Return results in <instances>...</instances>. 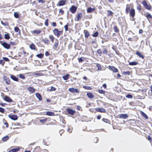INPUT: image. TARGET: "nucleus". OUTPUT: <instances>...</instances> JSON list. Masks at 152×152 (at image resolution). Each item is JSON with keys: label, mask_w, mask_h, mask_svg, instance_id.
Returning <instances> with one entry per match:
<instances>
[{"label": "nucleus", "mask_w": 152, "mask_h": 152, "mask_svg": "<svg viewBox=\"0 0 152 152\" xmlns=\"http://www.w3.org/2000/svg\"><path fill=\"white\" fill-rule=\"evenodd\" d=\"M28 90L31 93H33L35 91V89L31 87H30L28 88Z\"/></svg>", "instance_id": "25"}, {"label": "nucleus", "mask_w": 152, "mask_h": 152, "mask_svg": "<svg viewBox=\"0 0 152 152\" xmlns=\"http://www.w3.org/2000/svg\"><path fill=\"white\" fill-rule=\"evenodd\" d=\"M56 90V88L52 86L51 88V89L50 90V91H55Z\"/></svg>", "instance_id": "63"}, {"label": "nucleus", "mask_w": 152, "mask_h": 152, "mask_svg": "<svg viewBox=\"0 0 152 152\" xmlns=\"http://www.w3.org/2000/svg\"><path fill=\"white\" fill-rule=\"evenodd\" d=\"M58 41L57 40V42H56L54 44V46L55 47V48H56L57 47L58 45Z\"/></svg>", "instance_id": "41"}, {"label": "nucleus", "mask_w": 152, "mask_h": 152, "mask_svg": "<svg viewBox=\"0 0 152 152\" xmlns=\"http://www.w3.org/2000/svg\"><path fill=\"white\" fill-rule=\"evenodd\" d=\"M128 117V115L126 114H122L120 115L119 118H121L126 119Z\"/></svg>", "instance_id": "11"}, {"label": "nucleus", "mask_w": 152, "mask_h": 152, "mask_svg": "<svg viewBox=\"0 0 152 152\" xmlns=\"http://www.w3.org/2000/svg\"><path fill=\"white\" fill-rule=\"evenodd\" d=\"M95 110L97 112H99L101 113H104L106 111V110L103 108H96L95 109Z\"/></svg>", "instance_id": "7"}, {"label": "nucleus", "mask_w": 152, "mask_h": 152, "mask_svg": "<svg viewBox=\"0 0 152 152\" xmlns=\"http://www.w3.org/2000/svg\"><path fill=\"white\" fill-rule=\"evenodd\" d=\"M4 109L2 107H0V112L2 113H3L4 112Z\"/></svg>", "instance_id": "57"}, {"label": "nucleus", "mask_w": 152, "mask_h": 152, "mask_svg": "<svg viewBox=\"0 0 152 152\" xmlns=\"http://www.w3.org/2000/svg\"><path fill=\"white\" fill-rule=\"evenodd\" d=\"M4 37L6 39H9L10 37L9 34H6L4 35Z\"/></svg>", "instance_id": "27"}, {"label": "nucleus", "mask_w": 152, "mask_h": 152, "mask_svg": "<svg viewBox=\"0 0 152 152\" xmlns=\"http://www.w3.org/2000/svg\"><path fill=\"white\" fill-rule=\"evenodd\" d=\"M3 59L4 60V61H9V59L6 57H3Z\"/></svg>", "instance_id": "59"}, {"label": "nucleus", "mask_w": 152, "mask_h": 152, "mask_svg": "<svg viewBox=\"0 0 152 152\" xmlns=\"http://www.w3.org/2000/svg\"><path fill=\"white\" fill-rule=\"evenodd\" d=\"M108 12V16H112L113 15V12L110 10H108L107 11Z\"/></svg>", "instance_id": "36"}, {"label": "nucleus", "mask_w": 152, "mask_h": 152, "mask_svg": "<svg viewBox=\"0 0 152 152\" xmlns=\"http://www.w3.org/2000/svg\"><path fill=\"white\" fill-rule=\"evenodd\" d=\"M82 14L81 13H80L78 14V15L77 16V19L75 20L79 21L82 18Z\"/></svg>", "instance_id": "15"}, {"label": "nucleus", "mask_w": 152, "mask_h": 152, "mask_svg": "<svg viewBox=\"0 0 152 152\" xmlns=\"http://www.w3.org/2000/svg\"><path fill=\"white\" fill-rule=\"evenodd\" d=\"M1 23L4 26H8V24L6 22L5 23H3V21H1Z\"/></svg>", "instance_id": "49"}, {"label": "nucleus", "mask_w": 152, "mask_h": 152, "mask_svg": "<svg viewBox=\"0 0 152 152\" xmlns=\"http://www.w3.org/2000/svg\"><path fill=\"white\" fill-rule=\"evenodd\" d=\"M135 15V10L133 9H132L130 10V15L132 17H134Z\"/></svg>", "instance_id": "10"}, {"label": "nucleus", "mask_w": 152, "mask_h": 152, "mask_svg": "<svg viewBox=\"0 0 152 152\" xmlns=\"http://www.w3.org/2000/svg\"><path fill=\"white\" fill-rule=\"evenodd\" d=\"M4 99L6 101L8 102H11L12 101V99L10 98L7 96H4Z\"/></svg>", "instance_id": "13"}, {"label": "nucleus", "mask_w": 152, "mask_h": 152, "mask_svg": "<svg viewBox=\"0 0 152 152\" xmlns=\"http://www.w3.org/2000/svg\"><path fill=\"white\" fill-rule=\"evenodd\" d=\"M69 75L67 74L64 76H63V79L64 80H66L68 79L69 77Z\"/></svg>", "instance_id": "34"}, {"label": "nucleus", "mask_w": 152, "mask_h": 152, "mask_svg": "<svg viewBox=\"0 0 152 152\" xmlns=\"http://www.w3.org/2000/svg\"><path fill=\"white\" fill-rule=\"evenodd\" d=\"M142 4L144 7L148 10H150L151 9V6L150 4H148L145 1H143L142 2Z\"/></svg>", "instance_id": "1"}, {"label": "nucleus", "mask_w": 152, "mask_h": 152, "mask_svg": "<svg viewBox=\"0 0 152 152\" xmlns=\"http://www.w3.org/2000/svg\"><path fill=\"white\" fill-rule=\"evenodd\" d=\"M126 97L127 98H132V97H133V96L132 95H131V94H127L126 96Z\"/></svg>", "instance_id": "47"}, {"label": "nucleus", "mask_w": 152, "mask_h": 152, "mask_svg": "<svg viewBox=\"0 0 152 152\" xmlns=\"http://www.w3.org/2000/svg\"><path fill=\"white\" fill-rule=\"evenodd\" d=\"M0 44L3 46L7 49H9L10 48V45L6 42H4L3 41H0Z\"/></svg>", "instance_id": "3"}, {"label": "nucleus", "mask_w": 152, "mask_h": 152, "mask_svg": "<svg viewBox=\"0 0 152 152\" xmlns=\"http://www.w3.org/2000/svg\"><path fill=\"white\" fill-rule=\"evenodd\" d=\"M31 75H38L39 74L37 73H36L35 72H31Z\"/></svg>", "instance_id": "60"}, {"label": "nucleus", "mask_w": 152, "mask_h": 152, "mask_svg": "<svg viewBox=\"0 0 152 152\" xmlns=\"http://www.w3.org/2000/svg\"><path fill=\"white\" fill-rule=\"evenodd\" d=\"M136 54L138 56L140 57H141L142 59H143L144 58V56H143L142 53L140 51H138L136 52Z\"/></svg>", "instance_id": "12"}, {"label": "nucleus", "mask_w": 152, "mask_h": 152, "mask_svg": "<svg viewBox=\"0 0 152 152\" xmlns=\"http://www.w3.org/2000/svg\"><path fill=\"white\" fill-rule=\"evenodd\" d=\"M10 45H17V43L15 42H10Z\"/></svg>", "instance_id": "46"}, {"label": "nucleus", "mask_w": 152, "mask_h": 152, "mask_svg": "<svg viewBox=\"0 0 152 152\" xmlns=\"http://www.w3.org/2000/svg\"><path fill=\"white\" fill-rule=\"evenodd\" d=\"M103 47V48L102 49V53L104 54L107 55V49L105 48H104V46H102Z\"/></svg>", "instance_id": "23"}, {"label": "nucleus", "mask_w": 152, "mask_h": 152, "mask_svg": "<svg viewBox=\"0 0 152 152\" xmlns=\"http://www.w3.org/2000/svg\"><path fill=\"white\" fill-rule=\"evenodd\" d=\"M59 13H61V15H62L64 13V12L62 9H59Z\"/></svg>", "instance_id": "51"}, {"label": "nucleus", "mask_w": 152, "mask_h": 152, "mask_svg": "<svg viewBox=\"0 0 152 152\" xmlns=\"http://www.w3.org/2000/svg\"><path fill=\"white\" fill-rule=\"evenodd\" d=\"M19 150V149L18 148H15L11 149L10 151L9 152H17Z\"/></svg>", "instance_id": "26"}, {"label": "nucleus", "mask_w": 152, "mask_h": 152, "mask_svg": "<svg viewBox=\"0 0 152 152\" xmlns=\"http://www.w3.org/2000/svg\"><path fill=\"white\" fill-rule=\"evenodd\" d=\"M97 52L100 56H101L102 53V51L100 49L98 50L97 51Z\"/></svg>", "instance_id": "45"}, {"label": "nucleus", "mask_w": 152, "mask_h": 152, "mask_svg": "<svg viewBox=\"0 0 152 152\" xmlns=\"http://www.w3.org/2000/svg\"><path fill=\"white\" fill-rule=\"evenodd\" d=\"M42 41L45 44H48L49 43V40L48 39H44Z\"/></svg>", "instance_id": "42"}, {"label": "nucleus", "mask_w": 152, "mask_h": 152, "mask_svg": "<svg viewBox=\"0 0 152 152\" xmlns=\"http://www.w3.org/2000/svg\"><path fill=\"white\" fill-rule=\"evenodd\" d=\"M105 69H102V67H94V70L91 71L92 72H95L96 71L103 70Z\"/></svg>", "instance_id": "9"}, {"label": "nucleus", "mask_w": 152, "mask_h": 152, "mask_svg": "<svg viewBox=\"0 0 152 152\" xmlns=\"http://www.w3.org/2000/svg\"><path fill=\"white\" fill-rule=\"evenodd\" d=\"M9 117L13 120H16L18 119V117L16 115H10Z\"/></svg>", "instance_id": "8"}, {"label": "nucleus", "mask_w": 152, "mask_h": 152, "mask_svg": "<svg viewBox=\"0 0 152 152\" xmlns=\"http://www.w3.org/2000/svg\"><path fill=\"white\" fill-rule=\"evenodd\" d=\"M138 64V62H135V61L132 62H130L129 63V65H132V66Z\"/></svg>", "instance_id": "31"}, {"label": "nucleus", "mask_w": 152, "mask_h": 152, "mask_svg": "<svg viewBox=\"0 0 152 152\" xmlns=\"http://www.w3.org/2000/svg\"><path fill=\"white\" fill-rule=\"evenodd\" d=\"M38 2L39 3H44L45 1L43 0H38Z\"/></svg>", "instance_id": "62"}, {"label": "nucleus", "mask_w": 152, "mask_h": 152, "mask_svg": "<svg viewBox=\"0 0 152 152\" xmlns=\"http://www.w3.org/2000/svg\"><path fill=\"white\" fill-rule=\"evenodd\" d=\"M87 95L91 99H92L94 98V95L91 93H87Z\"/></svg>", "instance_id": "18"}, {"label": "nucleus", "mask_w": 152, "mask_h": 152, "mask_svg": "<svg viewBox=\"0 0 152 152\" xmlns=\"http://www.w3.org/2000/svg\"><path fill=\"white\" fill-rule=\"evenodd\" d=\"M30 48L31 49L33 50H35V48L34 44H33L30 45Z\"/></svg>", "instance_id": "38"}, {"label": "nucleus", "mask_w": 152, "mask_h": 152, "mask_svg": "<svg viewBox=\"0 0 152 152\" xmlns=\"http://www.w3.org/2000/svg\"><path fill=\"white\" fill-rule=\"evenodd\" d=\"M85 58L83 57H81L78 58V60L80 62H82L84 60Z\"/></svg>", "instance_id": "40"}, {"label": "nucleus", "mask_w": 152, "mask_h": 152, "mask_svg": "<svg viewBox=\"0 0 152 152\" xmlns=\"http://www.w3.org/2000/svg\"><path fill=\"white\" fill-rule=\"evenodd\" d=\"M48 19H47L46 20L45 22V25L47 26H48Z\"/></svg>", "instance_id": "54"}, {"label": "nucleus", "mask_w": 152, "mask_h": 152, "mask_svg": "<svg viewBox=\"0 0 152 152\" xmlns=\"http://www.w3.org/2000/svg\"><path fill=\"white\" fill-rule=\"evenodd\" d=\"M14 30L16 32H18L19 33H20V30L19 28L18 27H15L14 28Z\"/></svg>", "instance_id": "32"}, {"label": "nucleus", "mask_w": 152, "mask_h": 152, "mask_svg": "<svg viewBox=\"0 0 152 152\" xmlns=\"http://www.w3.org/2000/svg\"><path fill=\"white\" fill-rule=\"evenodd\" d=\"M114 31L115 32H117L119 31V29H118L117 27L116 26H115L114 27Z\"/></svg>", "instance_id": "37"}, {"label": "nucleus", "mask_w": 152, "mask_h": 152, "mask_svg": "<svg viewBox=\"0 0 152 152\" xmlns=\"http://www.w3.org/2000/svg\"><path fill=\"white\" fill-rule=\"evenodd\" d=\"M130 74V72H123V74L125 75H129Z\"/></svg>", "instance_id": "58"}, {"label": "nucleus", "mask_w": 152, "mask_h": 152, "mask_svg": "<svg viewBox=\"0 0 152 152\" xmlns=\"http://www.w3.org/2000/svg\"><path fill=\"white\" fill-rule=\"evenodd\" d=\"M44 55L42 53H40L39 54H38L36 56L38 58H42L43 56Z\"/></svg>", "instance_id": "35"}, {"label": "nucleus", "mask_w": 152, "mask_h": 152, "mask_svg": "<svg viewBox=\"0 0 152 152\" xmlns=\"http://www.w3.org/2000/svg\"><path fill=\"white\" fill-rule=\"evenodd\" d=\"M46 115L49 116H54L55 114L53 112L48 111L46 112Z\"/></svg>", "instance_id": "21"}, {"label": "nucleus", "mask_w": 152, "mask_h": 152, "mask_svg": "<svg viewBox=\"0 0 152 152\" xmlns=\"http://www.w3.org/2000/svg\"><path fill=\"white\" fill-rule=\"evenodd\" d=\"M20 77L22 79H24L25 78V76L22 74H20L19 75Z\"/></svg>", "instance_id": "52"}, {"label": "nucleus", "mask_w": 152, "mask_h": 152, "mask_svg": "<svg viewBox=\"0 0 152 152\" xmlns=\"http://www.w3.org/2000/svg\"><path fill=\"white\" fill-rule=\"evenodd\" d=\"M98 35V32H96L93 35V36L94 37H96Z\"/></svg>", "instance_id": "53"}, {"label": "nucleus", "mask_w": 152, "mask_h": 152, "mask_svg": "<svg viewBox=\"0 0 152 152\" xmlns=\"http://www.w3.org/2000/svg\"><path fill=\"white\" fill-rule=\"evenodd\" d=\"M53 32L55 35L59 37L62 33V31H59L58 29L56 28L53 30Z\"/></svg>", "instance_id": "2"}, {"label": "nucleus", "mask_w": 152, "mask_h": 152, "mask_svg": "<svg viewBox=\"0 0 152 152\" xmlns=\"http://www.w3.org/2000/svg\"><path fill=\"white\" fill-rule=\"evenodd\" d=\"M11 77L12 79H13V80L15 81H18V79L15 76H14L13 75H11Z\"/></svg>", "instance_id": "29"}, {"label": "nucleus", "mask_w": 152, "mask_h": 152, "mask_svg": "<svg viewBox=\"0 0 152 152\" xmlns=\"http://www.w3.org/2000/svg\"><path fill=\"white\" fill-rule=\"evenodd\" d=\"M69 91L73 93H79V90L76 88H69Z\"/></svg>", "instance_id": "6"}, {"label": "nucleus", "mask_w": 152, "mask_h": 152, "mask_svg": "<svg viewBox=\"0 0 152 152\" xmlns=\"http://www.w3.org/2000/svg\"><path fill=\"white\" fill-rule=\"evenodd\" d=\"M102 121L106 123H109L110 121L109 120L107 119L104 118L102 119Z\"/></svg>", "instance_id": "44"}, {"label": "nucleus", "mask_w": 152, "mask_h": 152, "mask_svg": "<svg viewBox=\"0 0 152 152\" xmlns=\"http://www.w3.org/2000/svg\"><path fill=\"white\" fill-rule=\"evenodd\" d=\"M41 32V31L39 30H35L31 31L33 33L36 34H39Z\"/></svg>", "instance_id": "16"}, {"label": "nucleus", "mask_w": 152, "mask_h": 152, "mask_svg": "<svg viewBox=\"0 0 152 152\" xmlns=\"http://www.w3.org/2000/svg\"><path fill=\"white\" fill-rule=\"evenodd\" d=\"M77 9V7L75 6H72L70 8L69 10L72 13H74L76 12Z\"/></svg>", "instance_id": "4"}, {"label": "nucleus", "mask_w": 152, "mask_h": 152, "mask_svg": "<svg viewBox=\"0 0 152 152\" xmlns=\"http://www.w3.org/2000/svg\"><path fill=\"white\" fill-rule=\"evenodd\" d=\"M126 9L130 10V5L129 4H127L126 5Z\"/></svg>", "instance_id": "61"}, {"label": "nucleus", "mask_w": 152, "mask_h": 152, "mask_svg": "<svg viewBox=\"0 0 152 152\" xmlns=\"http://www.w3.org/2000/svg\"><path fill=\"white\" fill-rule=\"evenodd\" d=\"M49 119H48L47 118H46L44 119H42V120L40 119L39 120V121L41 123H44L45 122L47 121V120Z\"/></svg>", "instance_id": "33"}, {"label": "nucleus", "mask_w": 152, "mask_h": 152, "mask_svg": "<svg viewBox=\"0 0 152 152\" xmlns=\"http://www.w3.org/2000/svg\"><path fill=\"white\" fill-rule=\"evenodd\" d=\"M36 96L37 98L39 99V101L42 100V98L41 95L39 93H37L36 94Z\"/></svg>", "instance_id": "24"}, {"label": "nucleus", "mask_w": 152, "mask_h": 152, "mask_svg": "<svg viewBox=\"0 0 152 152\" xmlns=\"http://www.w3.org/2000/svg\"><path fill=\"white\" fill-rule=\"evenodd\" d=\"M67 111L69 113L72 115H73L75 112V111L69 108L67 109Z\"/></svg>", "instance_id": "14"}, {"label": "nucleus", "mask_w": 152, "mask_h": 152, "mask_svg": "<svg viewBox=\"0 0 152 152\" xmlns=\"http://www.w3.org/2000/svg\"><path fill=\"white\" fill-rule=\"evenodd\" d=\"M4 80L5 81L6 83L7 84H9L10 83V81L8 78H7L6 77H4Z\"/></svg>", "instance_id": "17"}, {"label": "nucleus", "mask_w": 152, "mask_h": 152, "mask_svg": "<svg viewBox=\"0 0 152 152\" xmlns=\"http://www.w3.org/2000/svg\"><path fill=\"white\" fill-rule=\"evenodd\" d=\"M141 114L142 116L146 119H148V116L143 112L142 111L141 112Z\"/></svg>", "instance_id": "30"}, {"label": "nucleus", "mask_w": 152, "mask_h": 152, "mask_svg": "<svg viewBox=\"0 0 152 152\" xmlns=\"http://www.w3.org/2000/svg\"><path fill=\"white\" fill-rule=\"evenodd\" d=\"M144 15L148 19V20H149V18H152V15H151L150 13H149L145 14Z\"/></svg>", "instance_id": "20"}, {"label": "nucleus", "mask_w": 152, "mask_h": 152, "mask_svg": "<svg viewBox=\"0 0 152 152\" xmlns=\"http://www.w3.org/2000/svg\"><path fill=\"white\" fill-rule=\"evenodd\" d=\"M5 62L4 61L2 60H0V64H1V65H3L4 64V63Z\"/></svg>", "instance_id": "56"}, {"label": "nucleus", "mask_w": 152, "mask_h": 152, "mask_svg": "<svg viewBox=\"0 0 152 152\" xmlns=\"http://www.w3.org/2000/svg\"><path fill=\"white\" fill-rule=\"evenodd\" d=\"M99 139L98 138L96 137H95L94 139V141L95 142V143H97L98 141H99Z\"/></svg>", "instance_id": "55"}, {"label": "nucleus", "mask_w": 152, "mask_h": 152, "mask_svg": "<svg viewBox=\"0 0 152 152\" xmlns=\"http://www.w3.org/2000/svg\"><path fill=\"white\" fill-rule=\"evenodd\" d=\"M98 91L99 93L102 94H104L105 93V92L102 90H99Z\"/></svg>", "instance_id": "48"}, {"label": "nucleus", "mask_w": 152, "mask_h": 152, "mask_svg": "<svg viewBox=\"0 0 152 152\" xmlns=\"http://www.w3.org/2000/svg\"><path fill=\"white\" fill-rule=\"evenodd\" d=\"M84 32L85 34V36L86 38H88L89 35V33L88 31L86 30H85L84 31Z\"/></svg>", "instance_id": "22"}, {"label": "nucleus", "mask_w": 152, "mask_h": 152, "mask_svg": "<svg viewBox=\"0 0 152 152\" xmlns=\"http://www.w3.org/2000/svg\"><path fill=\"white\" fill-rule=\"evenodd\" d=\"M23 53L24 55L25 56H26L28 55V53H26V52L24 50L23 51Z\"/></svg>", "instance_id": "64"}, {"label": "nucleus", "mask_w": 152, "mask_h": 152, "mask_svg": "<svg viewBox=\"0 0 152 152\" xmlns=\"http://www.w3.org/2000/svg\"><path fill=\"white\" fill-rule=\"evenodd\" d=\"M14 16L15 18H18L19 17V14L18 13H17V12H14Z\"/></svg>", "instance_id": "43"}, {"label": "nucleus", "mask_w": 152, "mask_h": 152, "mask_svg": "<svg viewBox=\"0 0 152 152\" xmlns=\"http://www.w3.org/2000/svg\"><path fill=\"white\" fill-rule=\"evenodd\" d=\"M49 37L51 39V41L52 42H53V41L54 40V38L53 37V35H51L49 36Z\"/></svg>", "instance_id": "50"}, {"label": "nucleus", "mask_w": 152, "mask_h": 152, "mask_svg": "<svg viewBox=\"0 0 152 152\" xmlns=\"http://www.w3.org/2000/svg\"><path fill=\"white\" fill-rule=\"evenodd\" d=\"M66 1L64 0H61L59 1L57 4V6H61L64 5L65 4Z\"/></svg>", "instance_id": "5"}, {"label": "nucleus", "mask_w": 152, "mask_h": 152, "mask_svg": "<svg viewBox=\"0 0 152 152\" xmlns=\"http://www.w3.org/2000/svg\"><path fill=\"white\" fill-rule=\"evenodd\" d=\"M109 69L111 70L114 72H117L118 71V70L115 68V67H109Z\"/></svg>", "instance_id": "19"}, {"label": "nucleus", "mask_w": 152, "mask_h": 152, "mask_svg": "<svg viewBox=\"0 0 152 152\" xmlns=\"http://www.w3.org/2000/svg\"><path fill=\"white\" fill-rule=\"evenodd\" d=\"M93 10H94L91 7L88 8L87 10V11L88 12H91Z\"/></svg>", "instance_id": "39"}, {"label": "nucleus", "mask_w": 152, "mask_h": 152, "mask_svg": "<svg viewBox=\"0 0 152 152\" xmlns=\"http://www.w3.org/2000/svg\"><path fill=\"white\" fill-rule=\"evenodd\" d=\"M9 137L8 136H6L3 137L2 138V140L4 142L6 141L7 140H8L9 139Z\"/></svg>", "instance_id": "28"}]
</instances>
